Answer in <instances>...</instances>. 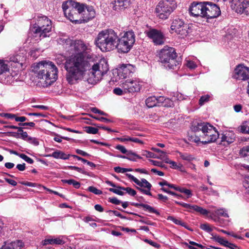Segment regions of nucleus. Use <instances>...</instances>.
Listing matches in <instances>:
<instances>
[{"mask_svg":"<svg viewBox=\"0 0 249 249\" xmlns=\"http://www.w3.org/2000/svg\"><path fill=\"white\" fill-rule=\"evenodd\" d=\"M243 185L247 190V192L249 194V177H248L244 181Z\"/></svg>","mask_w":249,"mask_h":249,"instance_id":"nucleus-60","label":"nucleus"},{"mask_svg":"<svg viewBox=\"0 0 249 249\" xmlns=\"http://www.w3.org/2000/svg\"><path fill=\"white\" fill-rule=\"evenodd\" d=\"M171 33L174 32L179 35L181 37H184L188 34V26L180 18L173 20L171 26Z\"/></svg>","mask_w":249,"mask_h":249,"instance_id":"nucleus-11","label":"nucleus"},{"mask_svg":"<svg viewBox=\"0 0 249 249\" xmlns=\"http://www.w3.org/2000/svg\"><path fill=\"white\" fill-rule=\"evenodd\" d=\"M186 66L187 67L190 69H195L196 67V63L191 60H187L186 62Z\"/></svg>","mask_w":249,"mask_h":249,"instance_id":"nucleus-51","label":"nucleus"},{"mask_svg":"<svg viewBox=\"0 0 249 249\" xmlns=\"http://www.w3.org/2000/svg\"><path fill=\"white\" fill-rule=\"evenodd\" d=\"M109 202L116 205H119L122 203V202L116 197L109 198Z\"/></svg>","mask_w":249,"mask_h":249,"instance_id":"nucleus-61","label":"nucleus"},{"mask_svg":"<svg viewBox=\"0 0 249 249\" xmlns=\"http://www.w3.org/2000/svg\"><path fill=\"white\" fill-rule=\"evenodd\" d=\"M1 116L6 117L9 119H15L16 115L11 113H2Z\"/></svg>","mask_w":249,"mask_h":249,"instance_id":"nucleus-59","label":"nucleus"},{"mask_svg":"<svg viewBox=\"0 0 249 249\" xmlns=\"http://www.w3.org/2000/svg\"><path fill=\"white\" fill-rule=\"evenodd\" d=\"M142 155L143 156H145L147 158H156L157 156L156 155L151 152L147 151H143L142 152Z\"/></svg>","mask_w":249,"mask_h":249,"instance_id":"nucleus-48","label":"nucleus"},{"mask_svg":"<svg viewBox=\"0 0 249 249\" xmlns=\"http://www.w3.org/2000/svg\"><path fill=\"white\" fill-rule=\"evenodd\" d=\"M126 176L139 186L151 189L152 185L146 179L142 178L140 181L130 174H126Z\"/></svg>","mask_w":249,"mask_h":249,"instance_id":"nucleus-21","label":"nucleus"},{"mask_svg":"<svg viewBox=\"0 0 249 249\" xmlns=\"http://www.w3.org/2000/svg\"><path fill=\"white\" fill-rule=\"evenodd\" d=\"M233 78L239 80H246L249 78V68L242 65H238L234 70Z\"/></svg>","mask_w":249,"mask_h":249,"instance_id":"nucleus-15","label":"nucleus"},{"mask_svg":"<svg viewBox=\"0 0 249 249\" xmlns=\"http://www.w3.org/2000/svg\"><path fill=\"white\" fill-rule=\"evenodd\" d=\"M215 215L218 216H223L224 217H229V215L227 211L224 209H217L214 212Z\"/></svg>","mask_w":249,"mask_h":249,"instance_id":"nucleus-36","label":"nucleus"},{"mask_svg":"<svg viewBox=\"0 0 249 249\" xmlns=\"http://www.w3.org/2000/svg\"><path fill=\"white\" fill-rule=\"evenodd\" d=\"M89 68L85 70L81 79L77 80L75 83H72L68 81V83L72 85L77 83L79 81L84 80L89 84L95 85L102 79L103 76L108 71V65L105 60L94 64L86 74V71Z\"/></svg>","mask_w":249,"mask_h":249,"instance_id":"nucleus-5","label":"nucleus"},{"mask_svg":"<svg viewBox=\"0 0 249 249\" xmlns=\"http://www.w3.org/2000/svg\"><path fill=\"white\" fill-rule=\"evenodd\" d=\"M144 241L145 242L149 244L150 245H152V246L157 248H159L160 246V245L159 244H158L156 243V242H154L151 240H148V239H145Z\"/></svg>","mask_w":249,"mask_h":249,"instance_id":"nucleus-62","label":"nucleus"},{"mask_svg":"<svg viewBox=\"0 0 249 249\" xmlns=\"http://www.w3.org/2000/svg\"><path fill=\"white\" fill-rule=\"evenodd\" d=\"M113 93L117 95H122L124 92V89H121L119 88H116L113 89Z\"/></svg>","mask_w":249,"mask_h":249,"instance_id":"nucleus-54","label":"nucleus"},{"mask_svg":"<svg viewBox=\"0 0 249 249\" xmlns=\"http://www.w3.org/2000/svg\"><path fill=\"white\" fill-rule=\"evenodd\" d=\"M8 66L3 60H0V74L8 71Z\"/></svg>","mask_w":249,"mask_h":249,"instance_id":"nucleus-38","label":"nucleus"},{"mask_svg":"<svg viewBox=\"0 0 249 249\" xmlns=\"http://www.w3.org/2000/svg\"><path fill=\"white\" fill-rule=\"evenodd\" d=\"M200 228L202 230H203L208 232H210L213 231L212 228H211L210 225L207 223H204V224H201L200 226Z\"/></svg>","mask_w":249,"mask_h":249,"instance_id":"nucleus-44","label":"nucleus"},{"mask_svg":"<svg viewBox=\"0 0 249 249\" xmlns=\"http://www.w3.org/2000/svg\"><path fill=\"white\" fill-rule=\"evenodd\" d=\"M134 71L135 68L133 65L130 64H123L118 70V75L121 78L125 79L129 77Z\"/></svg>","mask_w":249,"mask_h":249,"instance_id":"nucleus-18","label":"nucleus"},{"mask_svg":"<svg viewBox=\"0 0 249 249\" xmlns=\"http://www.w3.org/2000/svg\"><path fill=\"white\" fill-rule=\"evenodd\" d=\"M118 40V33L112 29H107L98 33L94 43L102 52H107L115 50Z\"/></svg>","mask_w":249,"mask_h":249,"instance_id":"nucleus-4","label":"nucleus"},{"mask_svg":"<svg viewBox=\"0 0 249 249\" xmlns=\"http://www.w3.org/2000/svg\"><path fill=\"white\" fill-rule=\"evenodd\" d=\"M241 131L242 133L249 134V120L245 121L241 126Z\"/></svg>","mask_w":249,"mask_h":249,"instance_id":"nucleus-34","label":"nucleus"},{"mask_svg":"<svg viewBox=\"0 0 249 249\" xmlns=\"http://www.w3.org/2000/svg\"><path fill=\"white\" fill-rule=\"evenodd\" d=\"M235 5L236 6V12L237 13L249 15V1L236 0Z\"/></svg>","mask_w":249,"mask_h":249,"instance_id":"nucleus-20","label":"nucleus"},{"mask_svg":"<svg viewBox=\"0 0 249 249\" xmlns=\"http://www.w3.org/2000/svg\"><path fill=\"white\" fill-rule=\"evenodd\" d=\"M122 190H120L118 188V189H114V188H109V191L110 192H113L117 195L123 196L124 194V193L122 191Z\"/></svg>","mask_w":249,"mask_h":249,"instance_id":"nucleus-53","label":"nucleus"},{"mask_svg":"<svg viewBox=\"0 0 249 249\" xmlns=\"http://www.w3.org/2000/svg\"><path fill=\"white\" fill-rule=\"evenodd\" d=\"M64 243V241L60 237H53L52 236L48 237L41 242L42 245L43 246L48 245H62Z\"/></svg>","mask_w":249,"mask_h":249,"instance_id":"nucleus-24","label":"nucleus"},{"mask_svg":"<svg viewBox=\"0 0 249 249\" xmlns=\"http://www.w3.org/2000/svg\"><path fill=\"white\" fill-rule=\"evenodd\" d=\"M30 137L28 135V134L26 132H23L21 135L19 136V138H21L25 141H27L28 138Z\"/></svg>","mask_w":249,"mask_h":249,"instance_id":"nucleus-64","label":"nucleus"},{"mask_svg":"<svg viewBox=\"0 0 249 249\" xmlns=\"http://www.w3.org/2000/svg\"><path fill=\"white\" fill-rule=\"evenodd\" d=\"M27 142L31 143L34 144L35 145H38L39 144L38 141L35 138L30 137L28 138Z\"/></svg>","mask_w":249,"mask_h":249,"instance_id":"nucleus-56","label":"nucleus"},{"mask_svg":"<svg viewBox=\"0 0 249 249\" xmlns=\"http://www.w3.org/2000/svg\"><path fill=\"white\" fill-rule=\"evenodd\" d=\"M146 34L156 45H162L164 42V36L162 33L159 30L155 29H150L146 32Z\"/></svg>","mask_w":249,"mask_h":249,"instance_id":"nucleus-14","label":"nucleus"},{"mask_svg":"<svg viewBox=\"0 0 249 249\" xmlns=\"http://www.w3.org/2000/svg\"><path fill=\"white\" fill-rule=\"evenodd\" d=\"M52 21L46 16L38 17L34 24V33L38 34L40 37L45 38L52 30Z\"/></svg>","mask_w":249,"mask_h":249,"instance_id":"nucleus-8","label":"nucleus"},{"mask_svg":"<svg viewBox=\"0 0 249 249\" xmlns=\"http://www.w3.org/2000/svg\"><path fill=\"white\" fill-rule=\"evenodd\" d=\"M124 40L129 41L130 44L133 46L135 42V35L132 30L124 33L123 36H120Z\"/></svg>","mask_w":249,"mask_h":249,"instance_id":"nucleus-26","label":"nucleus"},{"mask_svg":"<svg viewBox=\"0 0 249 249\" xmlns=\"http://www.w3.org/2000/svg\"><path fill=\"white\" fill-rule=\"evenodd\" d=\"M70 50L73 54L66 60L65 68L67 81L72 83L83 77L85 70L90 67L93 58L86 44L80 40L71 41Z\"/></svg>","mask_w":249,"mask_h":249,"instance_id":"nucleus-1","label":"nucleus"},{"mask_svg":"<svg viewBox=\"0 0 249 249\" xmlns=\"http://www.w3.org/2000/svg\"><path fill=\"white\" fill-rule=\"evenodd\" d=\"M176 7L174 0H161L156 8L157 16L160 19H166Z\"/></svg>","mask_w":249,"mask_h":249,"instance_id":"nucleus-9","label":"nucleus"},{"mask_svg":"<svg viewBox=\"0 0 249 249\" xmlns=\"http://www.w3.org/2000/svg\"><path fill=\"white\" fill-rule=\"evenodd\" d=\"M159 55V61L166 68L174 69L179 64V62L177 60V53L172 47L165 46L160 51Z\"/></svg>","mask_w":249,"mask_h":249,"instance_id":"nucleus-6","label":"nucleus"},{"mask_svg":"<svg viewBox=\"0 0 249 249\" xmlns=\"http://www.w3.org/2000/svg\"><path fill=\"white\" fill-rule=\"evenodd\" d=\"M137 159H141L142 157L135 153L133 152L132 151H129L128 152L126 159L129 160L136 161Z\"/></svg>","mask_w":249,"mask_h":249,"instance_id":"nucleus-33","label":"nucleus"},{"mask_svg":"<svg viewBox=\"0 0 249 249\" xmlns=\"http://www.w3.org/2000/svg\"><path fill=\"white\" fill-rule=\"evenodd\" d=\"M175 203L183 207L188 209V211L191 213L196 212L203 215H207L209 213V211L201 207L196 205H191L190 204L185 203L182 202L176 201Z\"/></svg>","mask_w":249,"mask_h":249,"instance_id":"nucleus-17","label":"nucleus"},{"mask_svg":"<svg viewBox=\"0 0 249 249\" xmlns=\"http://www.w3.org/2000/svg\"><path fill=\"white\" fill-rule=\"evenodd\" d=\"M117 188H118L120 190H123L124 191H126L127 193H128L129 195L131 196H135L136 195V191L130 187L125 188L123 187L118 186L117 187Z\"/></svg>","mask_w":249,"mask_h":249,"instance_id":"nucleus-37","label":"nucleus"},{"mask_svg":"<svg viewBox=\"0 0 249 249\" xmlns=\"http://www.w3.org/2000/svg\"><path fill=\"white\" fill-rule=\"evenodd\" d=\"M64 14L66 18L70 21L76 23H81L78 19L80 18V11L82 7L79 6V3L72 0L66 1L62 5Z\"/></svg>","mask_w":249,"mask_h":249,"instance_id":"nucleus-7","label":"nucleus"},{"mask_svg":"<svg viewBox=\"0 0 249 249\" xmlns=\"http://www.w3.org/2000/svg\"><path fill=\"white\" fill-rule=\"evenodd\" d=\"M125 93H134L140 91L142 86L136 79H127L121 85Z\"/></svg>","mask_w":249,"mask_h":249,"instance_id":"nucleus-12","label":"nucleus"},{"mask_svg":"<svg viewBox=\"0 0 249 249\" xmlns=\"http://www.w3.org/2000/svg\"><path fill=\"white\" fill-rule=\"evenodd\" d=\"M19 157L30 164H32L34 162V160L33 159L24 154H21L19 155Z\"/></svg>","mask_w":249,"mask_h":249,"instance_id":"nucleus-49","label":"nucleus"},{"mask_svg":"<svg viewBox=\"0 0 249 249\" xmlns=\"http://www.w3.org/2000/svg\"><path fill=\"white\" fill-rule=\"evenodd\" d=\"M32 71L44 87L52 85L57 79V68L51 61L39 62L33 67Z\"/></svg>","mask_w":249,"mask_h":249,"instance_id":"nucleus-3","label":"nucleus"},{"mask_svg":"<svg viewBox=\"0 0 249 249\" xmlns=\"http://www.w3.org/2000/svg\"><path fill=\"white\" fill-rule=\"evenodd\" d=\"M89 116L97 120H98V121H101V122H105V123H110L112 121L109 120V119H108L106 118H105V117H95V116H93L91 114H89Z\"/></svg>","mask_w":249,"mask_h":249,"instance_id":"nucleus-47","label":"nucleus"},{"mask_svg":"<svg viewBox=\"0 0 249 249\" xmlns=\"http://www.w3.org/2000/svg\"><path fill=\"white\" fill-rule=\"evenodd\" d=\"M241 156L243 157L249 156V145L243 147L239 152Z\"/></svg>","mask_w":249,"mask_h":249,"instance_id":"nucleus-39","label":"nucleus"},{"mask_svg":"<svg viewBox=\"0 0 249 249\" xmlns=\"http://www.w3.org/2000/svg\"><path fill=\"white\" fill-rule=\"evenodd\" d=\"M21 56L18 54L13 55L9 58V61L14 63H19Z\"/></svg>","mask_w":249,"mask_h":249,"instance_id":"nucleus-46","label":"nucleus"},{"mask_svg":"<svg viewBox=\"0 0 249 249\" xmlns=\"http://www.w3.org/2000/svg\"><path fill=\"white\" fill-rule=\"evenodd\" d=\"M107 212L109 213H113L115 215L118 216V217H119L122 219H125V216H123L119 212L117 211H113V210H109L107 211Z\"/></svg>","mask_w":249,"mask_h":249,"instance_id":"nucleus-58","label":"nucleus"},{"mask_svg":"<svg viewBox=\"0 0 249 249\" xmlns=\"http://www.w3.org/2000/svg\"><path fill=\"white\" fill-rule=\"evenodd\" d=\"M115 148L120 151L123 154H126L127 155V153L129 151H127L124 146L121 145H117Z\"/></svg>","mask_w":249,"mask_h":249,"instance_id":"nucleus-50","label":"nucleus"},{"mask_svg":"<svg viewBox=\"0 0 249 249\" xmlns=\"http://www.w3.org/2000/svg\"><path fill=\"white\" fill-rule=\"evenodd\" d=\"M221 14L219 7L215 3L209 1H204L203 18L211 19L218 17Z\"/></svg>","mask_w":249,"mask_h":249,"instance_id":"nucleus-10","label":"nucleus"},{"mask_svg":"<svg viewBox=\"0 0 249 249\" xmlns=\"http://www.w3.org/2000/svg\"><path fill=\"white\" fill-rule=\"evenodd\" d=\"M204 6V2L194 1L189 7V12L193 17L203 18Z\"/></svg>","mask_w":249,"mask_h":249,"instance_id":"nucleus-16","label":"nucleus"},{"mask_svg":"<svg viewBox=\"0 0 249 249\" xmlns=\"http://www.w3.org/2000/svg\"><path fill=\"white\" fill-rule=\"evenodd\" d=\"M191 131L193 134L189 136V140L196 143L201 142L208 143L215 142L219 134L216 128L209 123H200L192 125Z\"/></svg>","mask_w":249,"mask_h":249,"instance_id":"nucleus-2","label":"nucleus"},{"mask_svg":"<svg viewBox=\"0 0 249 249\" xmlns=\"http://www.w3.org/2000/svg\"><path fill=\"white\" fill-rule=\"evenodd\" d=\"M235 138V134L232 131H226L221 135L220 137L221 141L224 142V145L231 143L234 141Z\"/></svg>","mask_w":249,"mask_h":249,"instance_id":"nucleus-22","label":"nucleus"},{"mask_svg":"<svg viewBox=\"0 0 249 249\" xmlns=\"http://www.w3.org/2000/svg\"><path fill=\"white\" fill-rule=\"evenodd\" d=\"M168 220H170L172 221L174 223L177 225H181L183 227H185V224L184 222H182L181 220L178 219H176L173 216H170L168 218Z\"/></svg>","mask_w":249,"mask_h":249,"instance_id":"nucleus-41","label":"nucleus"},{"mask_svg":"<svg viewBox=\"0 0 249 249\" xmlns=\"http://www.w3.org/2000/svg\"><path fill=\"white\" fill-rule=\"evenodd\" d=\"M23 243L19 240L5 243L0 249H21L23 247Z\"/></svg>","mask_w":249,"mask_h":249,"instance_id":"nucleus-25","label":"nucleus"},{"mask_svg":"<svg viewBox=\"0 0 249 249\" xmlns=\"http://www.w3.org/2000/svg\"><path fill=\"white\" fill-rule=\"evenodd\" d=\"M85 131L89 134H96L98 132V128L92 126L85 127Z\"/></svg>","mask_w":249,"mask_h":249,"instance_id":"nucleus-40","label":"nucleus"},{"mask_svg":"<svg viewBox=\"0 0 249 249\" xmlns=\"http://www.w3.org/2000/svg\"><path fill=\"white\" fill-rule=\"evenodd\" d=\"M79 6L82 7L81 11H80V20L87 22L95 17V12L92 6L80 3Z\"/></svg>","mask_w":249,"mask_h":249,"instance_id":"nucleus-13","label":"nucleus"},{"mask_svg":"<svg viewBox=\"0 0 249 249\" xmlns=\"http://www.w3.org/2000/svg\"><path fill=\"white\" fill-rule=\"evenodd\" d=\"M178 153L179 157L183 160L191 161L194 159V157L191 154L188 153H182L180 152H178Z\"/></svg>","mask_w":249,"mask_h":249,"instance_id":"nucleus-35","label":"nucleus"},{"mask_svg":"<svg viewBox=\"0 0 249 249\" xmlns=\"http://www.w3.org/2000/svg\"><path fill=\"white\" fill-rule=\"evenodd\" d=\"M210 97V96L209 95H205L202 96L199 100V105L202 106L205 103L209 101Z\"/></svg>","mask_w":249,"mask_h":249,"instance_id":"nucleus-45","label":"nucleus"},{"mask_svg":"<svg viewBox=\"0 0 249 249\" xmlns=\"http://www.w3.org/2000/svg\"><path fill=\"white\" fill-rule=\"evenodd\" d=\"M118 40L116 43L115 49H117L119 53H128L133 46L129 44L130 42H129V41H127L122 38L119 35H118Z\"/></svg>","mask_w":249,"mask_h":249,"instance_id":"nucleus-19","label":"nucleus"},{"mask_svg":"<svg viewBox=\"0 0 249 249\" xmlns=\"http://www.w3.org/2000/svg\"><path fill=\"white\" fill-rule=\"evenodd\" d=\"M51 156L53 157L55 159H61L63 160H67L68 159L70 156L71 155L70 154H66L65 153L60 151H56L52 153V154L51 155Z\"/></svg>","mask_w":249,"mask_h":249,"instance_id":"nucleus-30","label":"nucleus"},{"mask_svg":"<svg viewBox=\"0 0 249 249\" xmlns=\"http://www.w3.org/2000/svg\"><path fill=\"white\" fill-rule=\"evenodd\" d=\"M134 205L138 208L142 207L145 210L147 211L150 213H154L157 215L160 214V213L157 210H156L153 207L147 204H145L143 203H135L134 204Z\"/></svg>","mask_w":249,"mask_h":249,"instance_id":"nucleus-28","label":"nucleus"},{"mask_svg":"<svg viewBox=\"0 0 249 249\" xmlns=\"http://www.w3.org/2000/svg\"><path fill=\"white\" fill-rule=\"evenodd\" d=\"M111 4L114 10L119 11L126 8L130 3L125 0H114Z\"/></svg>","mask_w":249,"mask_h":249,"instance_id":"nucleus-23","label":"nucleus"},{"mask_svg":"<svg viewBox=\"0 0 249 249\" xmlns=\"http://www.w3.org/2000/svg\"><path fill=\"white\" fill-rule=\"evenodd\" d=\"M88 190L95 195H101L102 194V191L98 189L93 186H89L88 188Z\"/></svg>","mask_w":249,"mask_h":249,"instance_id":"nucleus-43","label":"nucleus"},{"mask_svg":"<svg viewBox=\"0 0 249 249\" xmlns=\"http://www.w3.org/2000/svg\"><path fill=\"white\" fill-rule=\"evenodd\" d=\"M213 239L220 245H223L225 247H230L231 246V243L229 242L228 241L225 240L223 238L219 236H214Z\"/></svg>","mask_w":249,"mask_h":249,"instance_id":"nucleus-31","label":"nucleus"},{"mask_svg":"<svg viewBox=\"0 0 249 249\" xmlns=\"http://www.w3.org/2000/svg\"><path fill=\"white\" fill-rule=\"evenodd\" d=\"M61 181L64 183H68L69 185H72L76 189H78L80 187V182L73 179H62Z\"/></svg>","mask_w":249,"mask_h":249,"instance_id":"nucleus-32","label":"nucleus"},{"mask_svg":"<svg viewBox=\"0 0 249 249\" xmlns=\"http://www.w3.org/2000/svg\"><path fill=\"white\" fill-rule=\"evenodd\" d=\"M160 104L161 103L163 107H169L174 106L173 101L169 98H165L164 97H159Z\"/></svg>","mask_w":249,"mask_h":249,"instance_id":"nucleus-29","label":"nucleus"},{"mask_svg":"<svg viewBox=\"0 0 249 249\" xmlns=\"http://www.w3.org/2000/svg\"><path fill=\"white\" fill-rule=\"evenodd\" d=\"M145 103L149 108L160 106L158 105V104H160L159 97L157 98L155 96L149 97L146 100Z\"/></svg>","mask_w":249,"mask_h":249,"instance_id":"nucleus-27","label":"nucleus"},{"mask_svg":"<svg viewBox=\"0 0 249 249\" xmlns=\"http://www.w3.org/2000/svg\"><path fill=\"white\" fill-rule=\"evenodd\" d=\"M68 168L69 169H71V170H76L77 172H78L79 173H82V174H84L85 173V172L84 171V170L82 168L78 167H76V166H69L68 167Z\"/></svg>","mask_w":249,"mask_h":249,"instance_id":"nucleus-57","label":"nucleus"},{"mask_svg":"<svg viewBox=\"0 0 249 249\" xmlns=\"http://www.w3.org/2000/svg\"><path fill=\"white\" fill-rule=\"evenodd\" d=\"M137 189L138 190H139L141 192H142V193L144 194H145V195H148V196H152V194L151 193H150V189H143L142 188H140V187H137Z\"/></svg>","mask_w":249,"mask_h":249,"instance_id":"nucleus-55","label":"nucleus"},{"mask_svg":"<svg viewBox=\"0 0 249 249\" xmlns=\"http://www.w3.org/2000/svg\"><path fill=\"white\" fill-rule=\"evenodd\" d=\"M91 111L94 113H98L100 115H104V116H107V114L104 112V111H101L99 109H98L96 107H92L91 108Z\"/></svg>","mask_w":249,"mask_h":249,"instance_id":"nucleus-52","label":"nucleus"},{"mask_svg":"<svg viewBox=\"0 0 249 249\" xmlns=\"http://www.w3.org/2000/svg\"><path fill=\"white\" fill-rule=\"evenodd\" d=\"M114 170L115 172H116V173H124L125 172L124 168H122L119 166L114 167Z\"/></svg>","mask_w":249,"mask_h":249,"instance_id":"nucleus-63","label":"nucleus"},{"mask_svg":"<svg viewBox=\"0 0 249 249\" xmlns=\"http://www.w3.org/2000/svg\"><path fill=\"white\" fill-rule=\"evenodd\" d=\"M178 191L186 195L187 196V198H189L192 196L191 191L184 188L179 187V189H178Z\"/></svg>","mask_w":249,"mask_h":249,"instance_id":"nucleus-42","label":"nucleus"}]
</instances>
